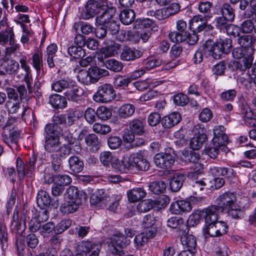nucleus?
I'll return each instance as SVG.
<instances>
[{
  "instance_id": "6ab92c4d",
  "label": "nucleus",
  "mask_w": 256,
  "mask_h": 256,
  "mask_svg": "<svg viewBox=\"0 0 256 256\" xmlns=\"http://www.w3.org/2000/svg\"><path fill=\"white\" fill-rule=\"evenodd\" d=\"M142 55V52L140 50L126 46L122 48L120 58L125 61L134 60L140 58Z\"/></svg>"
},
{
  "instance_id": "412c9836",
  "label": "nucleus",
  "mask_w": 256,
  "mask_h": 256,
  "mask_svg": "<svg viewBox=\"0 0 256 256\" xmlns=\"http://www.w3.org/2000/svg\"><path fill=\"white\" fill-rule=\"evenodd\" d=\"M66 199L70 200H79L80 202H85L88 198L86 192L84 191H80L74 186H70L66 190Z\"/></svg>"
},
{
  "instance_id": "6e6552de",
  "label": "nucleus",
  "mask_w": 256,
  "mask_h": 256,
  "mask_svg": "<svg viewBox=\"0 0 256 256\" xmlns=\"http://www.w3.org/2000/svg\"><path fill=\"white\" fill-rule=\"evenodd\" d=\"M16 119L14 118H10L8 119L4 128L2 138L6 144L9 143H17L19 138L20 134L15 127Z\"/></svg>"
},
{
  "instance_id": "8fccbe9b",
  "label": "nucleus",
  "mask_w": 256,
  "mask_h": 256,
  "mask_svg": "<svg viewBox=\"0 0 256 256\" xmlns=\"http://www.w3.org/2000/svg\"><path fill=\"white\" fill-rule=\"evenodd\" d=\"M156 222V217L154 214H148L145 216L143 218L142 226L146 230H152L156 229L154 227Z\"/></svg>"
},
{
  "instance_id": "c756f323",
  "label": "nucleus",
  "mask_w": 256,
  "mask_h": 256,
  "mask_svg": "<svg viewBox=\"0 0 256 256\" xmlns=\"http://www.w3.org/2000/svg\"><path fill=\"white\" fill-rule=\"evenodd\" d=\"M120 22L125 25H128L134 22L136 14L134 10L124 9L121 12L119 15Z\"/></svg>"
},
{
  "instance_id": "69168bd1",
  "label": "nucleus",
  "mask_w": 256,
  "mask_h": 256,
  "mask_svg": "<svg viewBox=\"0 0 256 256\" xmlns=\"http://www.w3.org/2000/svg\"><path fill=\"white\" fill-rule=\"evenodd\" d=\"M131 82L130 78L118 76L114 78V84L116 88L127 86Z\"/></svg>"
},
{
  "instance_id": "052dcab7",
  "label": "nucleus",
  "mask_w": 256,
  "mask_h": 256,
  "mask_svg": "<svg viewBox=\"0 0 256 256\" xmlns=\"http://www.w3.org/2000/svg\"><path fill=\"white\" fill-rule=\"evenodd\" d=\"M96 112L98 118L103 120H108L112 116L110 110L104 106H100Z\"/></svg>"
},
{
  "instance_id": "4468645a",
  "label": "nucleus",
  "mask_w": 256,
  "mask_h": 256,
  "mask_svg": "<svg viewBox=\"0 0 256 256\" xmlns=\"http://www.w3.org/2000/svg\"><path fill=\"white\" fill-rule=\"evenodd\" d=\"M205 222V226L218 219V214L221 212L217 205H211L201 210Z\"/></svg>"
},
{
  "instance_id": "9b49d317",
  "label": "nucleus",
  "mask_w": 256,
  "mask_h": 256,
  "mask_svg": "<svg viewBox=\"0 0 256 256\" xmlns=\"http://www.w3.org/2000/svg\"><path fill=\"white\" fill-rule=\"evenodd\" d=\"M228 228L226 222L216 220L206 226L204 232L211 237H218L226 234Z\"/></svg>"
},
{
  "instance_id": "ea45409f",
  "label": "nucleus",
  "mask_w": 256,
  "mask_h": 256,
  "mask_svg": "<svg viewBox=\"0 0 256 256\" xmlns=\"http://www.w3.org/2000/svg\"><path fill=\"white\" fill-rule=\"evenodd\" d=\"M233 169L228 168H220L214 166L210 168V172L212 176V178L220 177V176H227L230 173H232Z\"/></svg>"
},
{
  "instance_id": "cd10ccee",
  "label": "nucleus",
  "mask_w": 256,
  "mask_h": 256,
  "mask_svg": "<svg viewBox=\"0 0 256 256\" xmlns=\"http://www.w3.org/2000/svg\"><path fill=\"white\" fill-rule=\"evenodd\" d=\"M212 6V3L209 1L201 0L198 2L197 8L200 13L204 14L206 20L212 17L211 10Z\"/></svg>"
},
{
  "instance_id": "7c9ffc66",
  "label": "nucleus",
  "mask_w": 256,
  "mask_h": 256,
  "mask_svg": "<svg viewBox=\"0 0 256 256\" xmlns=\"http://www.w3.org/2000/svg\"><path fill=\"white\" fill-rule=\"evenodd\" d=\"M146 192L143 188H136L128 192V198L130 202H136L146 196Z\"/></svg>"
},
{
  "instance_id": "49530a36",
  "label": "nucleus",
  "mask_w": 256,
  "mask_h": 256,
  "mask_svg": "<svg viewBox=\"0 0 256 256\" xmlns=\"http://www.w3.org/2000/svg\"><path fill=\"white\" fill-rule=\"evenodd\" d=\"M195 30H194V32L192 34L188 32H183L178 42H186L190 45L194 44L198 40V36Z\"/></svg>"
},
{
  "instance_id": "de8ad7c7",
  "label": "nucleus",
  "mask_w": 256,
  "mask_h": 256,
  "mask_svg": "<svg viewBox=\"0 0 256 256\" xmlns=\"http://www.w3.org/2000/svg\"><path fill=\"white\" fill-rule=\"evenodd\" d=\"M214 22L217 30L220 32H225V30L226 29L229 24L232 22L226 18L220 16L215 18Z\"/></svg>"
},
{
  "instance_id": "0eeeda50",
  "label": "nucleus",
  "mask_w": 256,
  "mask_h": 256,
  "mask_svg": "<svg viewBox=\"0 0 256 256\" xmlns=\"http://www.w3.org/2000/svg\"><path fill=\"white\" fill-rule=\"evenodd\" d=\"M108 75L109 72L107 70L97 66H92L88 70H80L77 78L80 83L90 85L97 82L102 78Z\"/></svg>"
},
{
  "instance_id": "13d9d810",
  "label": "nucleus",
  "mask_w": 256,
  "mask_h": 256,
  "mask_svg": "<svg viewBox=\"0 0 256 256\" xmlns=\"http://www.w3.org/2000/svg\"><path fill=\"white\" fill-rule=\"evenodd\" d=\"M72 220L70 219H64L58 222L55 226V233L61 234L67 230L71 225Z\"/></svg>"
},
{
  "instance_id": "c03bdc74",
  "label": "nucleus",
  "mask_w": 256,
  "mask_h": 256,
  "mask_svg": "<svg viewBox=\"0 0 256 256\" xmlns=\"http://www.w3.org/2000/svg\"><path fill=\"white\" fill-rule=\"evenodd\" d=\"M157 204L156 201L151 199L145 200L140 202L137 206V209L140 212H146L150 210Z\"/></svg>"
},
{
  "instance_id": "4d7b16f0",
  "label": "nucleus",
  "mask_w": 256,
  "mask_h": 256,
  "mask_svg": "<svg viewBox=\"0 0 256 256\" xmlns=\"http://www.w3.org/2000/svg\"><path fill=\"white\" fill-rule=\"evenodd\" d=\"M176 120V112H173L162 119V123L166 128H171L175 126L174 121Z\"/></svg>"
},
{
  "instance_id": "c85d7f7f",
  "label": "nucleus",
  "mask_w": 256,
  "mask_h": 256,
  "mask_svg": "<svg viewBox=\"0 0 256 256\" xmlns=\"http://www.w3.org/2000/svg\"><path fill=\"white\" fill-rule=\"evenodd\" d=\"M14 34L10 28H8L4 32H0V44L4 46L8 42L9 44L14 43Z\"/></svg>"
},
{
  "instance_id": "20e7f679",
  "label": "nucleus",
  "mask_w": 256,
  "mask_h": 256,
  "mask_svg": "<svg viewBox=\"0 0 256 256\" xmlns=\"http://www.w3.org/2000/svg\"><path fill=\"white\" fill-rule=\"evenodd\" d=\"M177 238H180L184 248L192 252L196 250V238L194 235L189 234V228L184 224V220L180 217H177Z\"/></svg>"
},
{
  "instance_id": "a878e982",
  "label": "nucleus",
  "mask_w": 256,
  "mask_h": 256,
  "mask_svg": "<svg viewBox=\"0 0 256 256\" xmlns=\"http://www.w3.org/2000/svg\"><path fill=\"white\" fill-rule=\"evenodd\" d=\"M72 81L69 79L62 78L53 82L52 88L54 91L60 92L65 89H70L72 86Z\"/></svg>"
},
{
  "instance_id": "e2e57ef3",
  "label": "nucleus",
  "mask_w": 256,
  "mask_h": 256,
  "mask_svg": "<svg viewBox=\"0 0 256 256\" xmlns=\"http://www.w3.org/2000/svg\"><path fill=\"white\" fill-rule=\"evenodd\" d=\"M228 63L224 60L220 62L214 66L212 71L216 76H222L224 74Z\"/></svg>"
},
{
  "instance_id": "2eb2a0df",
  "label": "nucleus",
  "mask_w": 256,
  "mask_h": 256,
  "mask_svg": "<svg viewBox=\"0 0 256 256\" xmlns=\"http://www.w3.org/2000/svg\"><path fill=\"white\" fill-rule=\"evenodd\" d=\"M36 202L40 208H49L50 205L57 208L59 205L58 198L52 199L49 194L43 190L39 191L38 193Z\"/></svg>"
},
{
  "instance_id": "774afa93",
  "label": "nucleus",
  "mask_w": 256,
  "mask_h": 256,
  "mask_svg": "<svg viewBox=\"0 0 256 256\" xmlns=\"http://www.w3.org/2000/svg\"><path fill=\"white\" fill-rule=\"evenodd\" d=\"M212 112L208 108H204L199 114V120L202 122L210 121L212 118Z\"/></svg>"
},
{
  "instance_id": "a18cd8bd",
  "label": "nucleus",
  "mask_w": 256,
  "mask_h": 256,
  "mask_svg": "<svg viewBox=\"0 0 256 256\" xmlns=\"http://www.w3.org/2000/svg\"><path fill=\"white\" fill-rule=\"evenodd\" d=\"M104 66L108 69L115 72H120L123 68V64L114 58L106 60Z\"/></svg>"
},
{
  "instance_id": "6e6d98bb",
  "label": "nucleus",
  "mask_w": 256,
  "mask_h": 256,
  "mask_svg": "<svg viewBox=\"0 0 256 256\" xmlns=\"http://www.w3.org/2000/svg\"><path fill=\"white\" fill-rule=\"evenodd\" d=\"M74 28L76 30L80 28L82 32L86 35L92 32L94 30V28L90 24L83 22H80L78 24H74Z\"/></svg>"
},
{
  "instance_id": "72a5a7b5",
  "label": "nucleus",
  "mask_w": 256,
  "mask_h": 256,
  "mask_svg": "<svg viewBox=\"0 0 256 256\" xmlns=\"http://www.w3.org/2000/svg\"><path fill=\"white\" fill-rule=\"evenodd\" d=\"M135 107L130 104H124L118 110V116L122 118H127L133 115Z\"/></svg>"
},
{
  "instance_id": "bb28decb",
  "label": "nucleus",
  "mask_w": 256,
  "mask_h": 256,
  "mask_svg": "<svg viewBox=\"0 0 256 256\" xmlns=\"http://www.w3.org/2000/svg\"><path fill=\"white\" fill-rule=\"evenodd\" d=\"M49 102L55 108H64L67 105V101L65 96L58 94L51 96L49 98Z\"/></svg>"
},
{
  "instance_id": "3c124183",
  "label": "nucleus",
  "mask_w": 256,
  "mask_h": 256,
  "mask_svg": "<svg viewBox=\"0 0 256 256\" xmlns=\"http://www.w3.org/2000/svg\"><path fill=\"white\" fill-rule=\"evenodd\" d=\"M55 232V224L52 222H48L46 224L41 225L40 229V234L44 238L48 237L53 232Z\"/></svg>"
},
{
  "instance_id": "f257e3e1",
  "label": "nucleus",
  "mask_w": 256,
  "mask_h": 256,
  "mask_svg": "<svg viewBox=\"0 0 256 256\" xmlns=\"http://www.w3.org/2000/svg\"><path fill=\"white\" fill-rule=\"evenodd\" d=\"M192 150H184L182 152V156L180 158L177 156V163L182 165L186 164L191 162V168L193 171L188 174V176L192 181V190L194 194H196L198 191L203 190L207 184L204 180H198L203 172L204 165L199 162L200 156L199 152H195L196 150H199L202 145H190Z\"/></svg>"
},
{
  "instance_id": "4c0bfd02",
  "label": "nucleus",
  "mask_w": 256,
  "mask_h": 256,
  "mask_svg": "<svg viewBox=\"0 0 256 256\" xmlns=\"http://www.w3.org/2000/svg\"><path fill=\"white\" fill-rule=\"evenodd\" d=\"M83 115V112L80 110H71L66 114V124L72 126Z\"/></svg>"
},
{
  "instance_id": "f8f14e48",
  "label": "nucleus",
  "mask_w": 256,
  "mask_h": 256,
  "mask_svg": "<svg viewBox=\"0 0 256 256\" xmlns=\"http://www.w3.org/2000/svg\"><path fill=\"white\" fill-rule=\"evenodd\" d=\"M62 129L56 124H48L44 127V135L46 144H58Z\"/></svg>"
},
{
  "instance_id": "423d86ee",
  "label": "nucleus",
  "mask_w": 256,
  "mask_h": 256,
  "mask_svg": "<svg viewBox=\"0 0 256 256\" xmlns=\"http://www.w3.org/2000/svg\"><path fill=\"white\" fill-rule=\"evenodd\" d=\"M125 234L126 236L118 232L110 239L108 247L112 254L121 256L124 248L130 243L128 238H132L134 235V232L131 228H126L125 229Z\"/></svg>"
},
{
  "instance_id": "58836bf2",
  "label": "nucleus",
  "mask_w": 256,
  "mask_h": 256,
  "mask_svg": "<svg viewBox=\"0 0 256 256\" xmlns=\"http://www.w3.org/2000/svg\"><path fill=\"white\" fill-rule=\"evenodd\" d=\"M238 43L240 46L247 50V52L251 53L252 46L253 43L252 37L250 35H244L238 38Z\"/></svg>"
},
{
  "instance_id": "1a4fd4ad",
  "label": "nucleus",
  "mask_w": 256,
  "mask_h": 256,
  "mask_svg": "<svg viewBox=\"0 0 256 256\" xmlns=\"http://www.w3.org/2000/svg\"><path fill=\"white\" fill-rule=\"evenodd\" d=\"M104 10L102 0H88L85 4L84 10L82 12L81 17L84 20H88L94 17Z\"/></svg>"
},
{
  "instance_id": "5fc2aeb1",
  "label": "nucleus",
  "mask_w": 256,
  "mask_h": 256,
  "mask_svg": "<svg viewBox=\"0 0 256 256\" xmlns=\"http://www.w3.org/2000/svg\"><path fill=\"white\" fill-rule=\"evenodd\" d=\"M78 140L81 142L84 140L86 144H96L100 142H98V136L95 134H92L86 136L83 132L79 134Z\"/></svg>"
},
{
  "instance_id": "09e8293b",
  "label": "nucleus",
  "mask_w": 256,
  "mask_h": 256,
  "mask_svg": "<svg viewBox=\"0 0 256 256\" xmlns=\"http://www.w3.org/2000/svg\"><path fill=\"white\" fill-rule=\"evenodd\" d=\"M16 166V170L20 180H23L25 176L30 174V171H28L27 168H26L24 164L20 158H17Z\"/></svg>"
},
{
  "instance_id": "864d4df0",
  "label": "nucleus",
  "mask_w": 256,
  "mask_h": 256,
  "mask_svg": "<svg viewBox=\"0 0 256 256\" xmlns=\"http://www.w3.org/2000/svg\"><path fill=\"white\" fill-rule=\"evenodd\" d=\"M40 210H36L32 211L33 216H35L41 222H46L49 218V212L48 211V208H40Z\"/></svg>"
},
{
  "instance_id": "b1692460",
  "label": "nucleus",
  "mask_w": 256,
  "mask_h": 256,
  "mask_svg": "<svg viewBox=\"0 0 256 256\" xmlns=\"http://www.w3.org/2000/svg\"><path fill=\"white\" fill-rule=\"evenodd\" d=\"M116 14L114 8L105 10L101 14L96 18V22L100 26H106L114 19Z\"/></svg>"
},
{
  "instance_id": "473e14b6",
  "label": "nucleus",
  "mask_w": 256,
  "mask_h": 256,
  "mask_svg": "<svg viewBox=\"0 0 256 256\" xmlns=\"http://www.w3.org/2000/svg\"><path fill=\"white\" fill-rule=\"evenodd\" d=\"M68 163L70 170L74 173H79L84 168L83 162L76 156H71L68 160Z\"/></svg>"
},
{
  "instance_id": "0e129e2a",
  "label": "nucleus",
  "mask_w": 256,
  "mask_h": 256,
  "mask_svg": "<svg viewBox=\"0 0 256 256\" xmlns=\"http://www.w3.org/2000/svg\"><path fill=\"white\" fill-rule=\"evenodd\" d=\"M244 16L246 18H256V0L251 1L250 6L244 12Z\"/></svg>"
},
{
  "instance_id": "37998d69",
  "label": "nucleus",
  "mask_w": 256,
  "mask_h": 256,
  "mask_svg": "<svg viewBox=\"0 0 256 256\" xmlns=\"http://www.w3.org/2000/svg\"><path fill=\"white\" fill-rule=\"evenodd\" d=\"M108 198L103 190H98L91 196L90 202L92 204H96L100 202L104 203L107 201Z\"/></svg>"
},
{
  "instance_id": "4be33fe9",
  "label": "nucleus",
  "mask_w": 256,
  "mask_h": 256,
  "mask_svg": "<svg viewBox=\"0 0 256 256\" xmlns=\"http://www.w3.org/2000/svg\"><path fill=\"white\" fill-rule=\"evenodd\" d=\"M135 28H150L154 31H158V26L156 22L150 18H138L134 24Z\"/></svg>"
},
{
  "instance_id": "7ed1b4c3",
  "label": "nucleus",
  "mask_w": 256,
  "mask_h": 256,
  "mask_svg": "<svg viewBox=\"0 0 256 256\" xmlns=\"http://www.w3.org/2000/svg\"><path fill=\"white\" fill-rule=\"evenodd\" d=\"M232 46V40L230 38H220L216 42L211 40H206L201 48L205 58H212L218 60L220 58L222 54L228 53Z\"/></svg>"
},
{
  "instance_id": "ddd939ff",
  "label": "nucleus",
  "mask_w": 256,
  "mask_h": 256,
  "mask_svg": "<svg viewBox=\"0 0 256 256\" xmlns=\"http://www.w3.org/2000/svg\"><path fill=\"white\" fill-rule=\"evenodd\" d=\"M86 256H98L102 246L99 242L90 240H83L78 246Z\"/></svg>"
},
{
  "instance_id": "f704fd0d",
  "label": "nucleus",
  "mask_w": 256,
  "mask_h": 256,
  "mask_svg": "<svg viewBox=\"0 0 256 256\" xmlns=\"http://www.w3.org/2000/svg\"><path fill=\"white\" fill-rule=\"evenodd\" d=\"M144 121L142 119L136 118L130 123V128L133 132L142 134L144 132Z\"/></svg>"
},
{
  "instance_id": "9d476101",
  "label": "nucleus",
  "mask_w": 256,
  "mask_h": 256,
  "mask_svg": "<svg viewBox=\"0 0 256 256\" xmlns=\"http://www.w3.org/2000/svg\"><path fill=\"white\" fill-rule=\"evenodd\" d=\"M114 89L110 84H106L100 86L97 92L94 96V100L96 102H108L114 96Z\"/></svg>"
},
{
  "instance_id": "5701e85b",
  "label": "nucleus",
  "mask_w": 256,
  "mask_h": 256,
  "mask_svg": "<svg viewBox=\"0 0 256 256\" xmlns=\"http://www.w3.org/2000/svg\"><path fill=\"white\" fill-rule=\"evenodd\" d=\"M156 234V230H146L144 232H142L135 236L134 243L138 247L142 246L147 243L148 239L153 238Z\"/></svg>"
},
{
  "instance_id": "f3484780",
  "label": "nucleus",
  "mask_w": 256,
  "mask_h": 256,
  "mask_svg": "<svg viewBox=\"0 0 256 256\" xmlns=\"http://www.w3.org/2000/svg\"><path fill=\"white\" fill-rule=\"evenodd\" d=\"M175 158L174 156L166 154H158L155 156L154 162L156 165L160 168H168L174 164Z\"/></svg>"
},
{
  "instance_id": "603ef678",
  "label": "nucleus",
  "mask_w": 256,
  "mask_h": 256,
  "mask_svg": "<svg viewBox=\"0 0 256 256\" xmlns=\"http://www.w3.org/2000/svg\"><path fill=\"white\" fill-rule=\"evenodd\" d=\"M123 140L126 143L130 144L134 142V144H144L145 141L142 138H135V136L132 132H126L123 135Z\"/></svg>"
},
{
  "instance_id": "bf43d9fd",
  "label": "nucleus",
  "mask_w": 256,
  "mask_h": 256,
  "mask_svg": "<svg viewBox=\"0 0 256 256\" xmlns=\"http://www.w3.org/2000/svg\"><path fill=\"white\" fill-rule=\"evenodd\" d=\"M84 116L86 120L89 124H92L96 120L97 112L92 108H88L84 112Z\"/></svg>"
},
{
  "instance_id": "39448f33",
  "label": "nucleus",
  "mask_w": 256,
  "mask_h": 256,
  "mask_svg": "<svg viewBox=\"0 0 256 256\" xmlns=\"http://www.w3.org/2000/svg\"><path fill=\"white\" fill-rule=\"evenodd\" d=\"M150 163L146 159L144 152H140L132 155L128 158L122 161V166L124 172L134 168L138 170L146 171L150 168Z\"/></svg>"
},
{
  "instance_id": "aec40b11",
  "label": "nucleus",
  "mask_w": 256,
  "mask_h": 256,
  "mask_svg": "<svg viewBox=\"0 0 256 256\" xmlns=\"http://www.w3.org/2000/svg\"><path fill=\"white\" fill-rule=\"evenodd\" d=\"M224 127L222 126H215L213 130L214 137L212 139L213 144H224L232 142L228 136L224 132Z\"/></svg>"
},
{
  "instance_id": "79ce46f5",
  "label": "nucleus",
  "mask_w": 256,
  "mask_h": 256,
  "mask_svg": "<svg viewBox=\"0 0 256 256\" xmlns=\"http://www.w3.org/2000/svg\"><path fill=\"white\" fill-rule=\"evenodd\" d=\"M68 54L75 59L83 58L85 54V50L80 46H71L68 48Z\"/></svg>"
},
{
  "instance_id": "a211bd4d",
  "label": "nucleus",
  "mask_w": 256,
  "mask_h": 256,
  "mask_svg": "<svg viewBox=\"0 0 256 256\" xmlns=\"http://www.w3.org/2000/svg\"><path fill=\"white\" fill-rule=\"evenodd\" d=\"M82 202H80V200H70L66 199L64 202L60 206V210L61 213L64 214H73L78 210Z\"/></svg>"
},
{
  "instance_id": "dca6fc26",
  "label": "nucleus",
  "mask_w": 256,
  "mask_h": 256,
  "mask_svg": "<svg viewBox=\"0 0 256 256\" xmlns=\"http://www.w3.org/2000/svg\"><path fill=\"white\" fill-rule=\"evenodd\" d=\"M83 94L84 92L80 87L72 84V87L65 92L64 96L69 101L80 103L83 100Z\"/></svg>"
},
{
  "instance_id": "a19ab883",
  "label": "nucleus",
  "mask_w": 256,
  "mask_h": 256,
  "mask_svg": "<svg viewBox=\"0 0 256 256\" xmlns=\"http://www.w3.org/2000/svg\"><path fill=\"white\" fill-rule=\"evenodd\" d=\"M149 189L154 194H160L164 193L166 189V184L162 180H156L150 183Z\"/></svg>"
},
{
  "instance_id": "e433bc0d",
  "label": "nucleus",
  "mask_w": 256,
  "mask_h": 256,
  "mask_svg": "<svg viewBox=\"0 0 256 256\" xmlns=\"http://www.w3.org/2000/svg\"><path fill=\"white\" fill-rule=\"evenodd\" d=\"M170 8H163L156 11L150 10L147 12L146 14L148 16H154L158 20H162L168 16V15L170 14ZM171 14H175V12H171Z\"/></svg>"
},
{
  "instance_id": "338daca9",
  "label": "nucleus",
  "mask_w": 256,
  "mask_h": 256,
  "mask_svg": "<svg viewBox=\"0 0 256 256\" xmlns=\"http://www.w3.org/2000/svg\"><path fill=\"white\" fill-rule=\"evenodd\" d=\"M55 183L63 187L70 184L72 181V178L68 174L56 175Z\"/></svg>"
},
{
  "instance_id": "f03ea898",
  "label": "nucleus",
  "mask_w": 256,
  "mask_h": 256,
  "mask_svg": "<svg viewBox=\"0 0 256 256\" xmlns=\"http://www.w3.org/2000/svg\"><path fill=\"white\" fill-rule=\"evenodd\" d=\"M217 206L221 213L227 214L233 219H240L243 212L236 202V194L234 192H226L220 195L216 199Z\"/></svg>"
},
{
  "instance_id": "c9c22d12",
  "label": "nucleus",
  "mask_w": 256,
  "mask_h": 256,
  "mask_svg": "<svg viewBox=\"0 0 256 256\" xmlns=\"http://www.w3.org/2000/svg\"><path fill=\"white\" fill-rule=\"evenodd\" d=\"M252 60L253 58L250 56V54L246 55V56L236 62V66L237 69L241 71H245L246 69H250L252 64Z\"/></svg>"
},
{
  "instance_id": "2f4dec72",
  "label": "nucleus",
  "mask_w": 256,
  "mask_h": 256,
  "mask_svg": "<svg viewBox=\"0 0 256 256\" xmlns=\"http://www.w3.org/2000/svg\"><path fill=\"white\" fill-rule=\"evenodd\" d=\"M221 16L232 22H233L235 18V10L233 7L228 3L223 4L220 8Z\"/></svg>"
},
{
  "instance_id": "680f3d73",
  "label": "nucleus",
  "mask_w": 256,
  "mask_h": 256,
  "mask_svg": "<svg viewBox=\"0 0 256 256\" xmlns=\"http://www.w3.org/2000/svg\"><path fill=\"white\" fill-rule=\"evenodd\" d=\"M239 28L242 33L250 34L254 30V26L252 20H246L241 24Z\"/></svg>"
},
{
  "instance_id": "393cba45",
  "label": "nucleus",
  "mask_w": 256,
  "mask_h": 256,
  "mask_svg": "<svg viewBox=\"0 0 256 256\" xmlns=\"http://www.w3.org/2000/svg\"><path fill=\"white\" fill-rule=\"evenodd\" d=\"M177 217L182 218L184 220V224L188 226V228L190 227L196 226L200 223V220H204L202 212L200 210L194 212L188 219L186 218H184L181 216H177Z\"/></svg>"
}]
</instances>
